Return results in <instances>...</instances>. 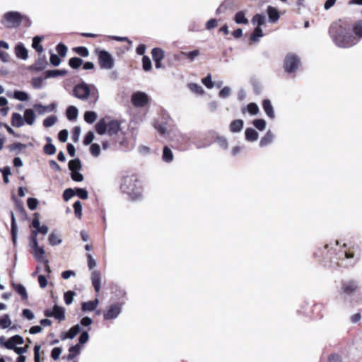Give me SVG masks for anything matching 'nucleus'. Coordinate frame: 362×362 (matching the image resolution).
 I'll list each match as a JSON object with an SVG mask.
<instances>
[{
  "mask_svg": "<svg viewBox=\"0 0 362 362\" xmlns=\"http://www.w3.org/2000/svg\"><path fill=\"white\" fill-rule=\"evenodd\" d=\"M329 34L335 45L340 48H349L356 45L349 25L342 20L334 21L330 25Z\"/></svg>",
  "mask_w": 362,
  "mask_h": 362,
  "instance_id": "1",
  "label": "nucleus"
},
{
  "mask_svg": "<svg viewBox=\"0 0 362 362\" xmlns=\"http://www.w3.org/2000/svg\"><path fill=\"white\" fill-rule=\"evenodd\" d=\"M121 189L132 200H138L142 196L141 182L134 175L128 176L123 179L121 184Z\"/></svg>",
  "mask_w": 362,
  "mask_h": 362,
  "instance_id": "2",
  "label": "nucleus"
},
{
  "mask_svg": "<svg viewBox=\"0 0 362 362\" xmlns=\"http://www.w3.org/2000/svg\"><path fill=\"white\" fill-rule=\"evenodd\" d=\"M24 18L25 16L19 11H11L2 16L1 23L8 29L17 28L21 25Z\"/></svg>",
  "mask_w": 362,
  "mask_h": 362,
  "instance_id": "3",
  "label": "nucleus"
},
{
  "mask_svg": "<svg viewBox=\"0 0 362 362\" xmlns=\"http://www.w3.org/2000/svg\"><path fill=\"white\" fill-rule=\"evenodd\" d=\"M72 95L78 100H87L90 95V84L84 81L77 83L73 88Z\"/></svg>",
  "mask_w": 362,
  "mask_h": 362,
  "instance_id": "4",
  "label": "nucleus"
},
{
  "mask_svg": "<svg viewBox=\"0 0 362 362\" xmlns=\"http://www.w3.org/2000/svg\"><path fill=\"white\" fill-rule=\"evenodd\" d=\"M98 63L102 69H112L115 65L113 57L106 50L98 52Z\"/></svg>",
  "mask_w": 362,
  "mask_h": 362,
  "instance_id": "5",
  "label": "nucleus"
},
{
  "mask_svg": "<svg viewBox=\"0 0 362 362\" xmlns=\"http://www.w3.org/2000/svg\"><path fill=\"white\" fill-rule=\"evenodd\" d=\"M122 311V303H115L107 307L103 312V318L105 320H114L117 319Z\"/></svg>",
  "mask_w": 362,
  "mask_h": 362,
  "instance_id": "6",
  "label": "nucleus"
},
{
  "mask_svg": "<svg viewBox=\"0 0 362 362\" xmlns=\"http://www.w3.org/2000/svg\"><path fill=\"white\" fill-rule=\"evenodd\" d=\"M300 65L299 57L294 54H288L286 56L284 60V69L286 73L291 74L295 72Z\"/></svg>",
  "mask_w": 362,
  "mask_h": 362,
  "instance_id": "7",
  "label": "nucleus"
},
{
  "mask_svg": "<svg viewBox=\"0 0 362 362\" xmlns=\"http://www.w3.org/2000/svg\"><path fill=\"white\" fill-rule=\"evenodd\" d=\"M132 103L136 107H144L146 106L148 101V95L142 91L134 92L132 95Z\"/></svg>",
  "mask_w": 362,
  "mask_h": 362,
  "instance_id": "8",
  "label": "nucleus"
},
{
  "mask_svg": "<svg viewBox=\"0 0 362 362\" xmlns=\"http://www.w3.org/2000/svg\"><path fill=\"white\" fill-rule=\"evenodd\" d=\"M358 286V283L356 281H344L341 284V293L351 296L357 290Z\"/></svg>",
  "mask_w": 362,
  "mask_h": 362,
  "instance_id": "9",
  "label": "nucleus"
},
{
  "mask_svg": "<svg viewBox=\"0 0 362 362\" xmlns=\"http://www.w3.org/2000/svg\"><path fill=\"white\" fill-rule=\"evenodd\" d=\"M30 247L33 250V255L37 261L42 263H49V260L45 257V250L43 247L39 246V244H37V247Z\"/></svg>",
  "mask_w": 362,
  "mask_h": 362,
  "instance_id": "10",
  "label": "nucleus"
},
{
  "mask_svg": "<svg viewBox=\"0 0 362 362\" xmlns=\"http://www.w3.org/2000/svg\"><path fill=\"white\" fill-rule=\"evenodd\" d=\"M354 37L356 40V45L362 39V19L358 20L352 25Z\"/></svg>",
  "mask_w": 362,
  "mask_h": 362,
  "instance_id": "11",
  "label": "nucleus"
},
{
  "mask_svg": "<svg viewBox=\"0 0 362 362\" xmlns=\"http://www.w3.org/2000/svg\"><path fill=\"white\" fill-rule=\"evenodd\" d=\"M262 108L266 114V115L273 119L275 118V113L274 110L273 105L272 102L269 99H264L262 101Z\"/></svg>",
  "mask_w": 362,
  "mask_h": 362,
  "instance_id": "12",
  "label": "nucleus"
},
{
  "mask_svg": "<svg viewBox=\"0 0 362 362\" xmlns=\"http://www.w3.org/2000/svg\"><path fill=\"white\" fill-rule=\"evenodd\" d=\"M91 282L93 286L96 293H99L100 291L101 286V279H100V274L98 271L94 270L91 273L90 276Z\"/></svg>",
  "mask_w": 362,
  "mask_h": 362,
  "instance_id": "13",
  "label": "nucleus"
},
{
  "mask_svg": "<svg viewBox=\"0 0 362 362\" xmlns=\"http://www.w3.org/2000/svg\"><path fill=\"white\" fill-rule=\"evenodd\" d=\"M47 66V62L45 56L38 58L34 64L30 66L31 71H40L44 70Z\"/></svg>",
  "mask_w": 362,
  "mask_h": 362,
  "instance_id": "14",
  "label": "nucleus"
},
{
  "mask_svg": "<svg viewBox=\"0 0 362 362\" xmlns=\"http://www.w3.org/2000/svg\"><path fill=\"white\" fill-rule=\"evenodd\" d=\"M34 109L37 112L39 115H43L46 112H50L54 110L56 108L55 103H51L49 105H43L40 103L35 104L33 106Z\"/></svg>",
  "mask_w": 362,
  "mask_h": 362,
  "instance_id": "15",
  "label": "nucleus"
},
{
  "mask_svg": "<svg viewBox=\"0 0 362 362\" xmlns=\"http://www.w3.org/2000/svg\"><path fill=\"white\" fill-rule=\"evenodd\" d=\"M99 304V300L95 298L93 300L83 302L81 303V310L83 312H92L94 311Z\"/></svg>",
  "mask_w": 362,
  "mask_h": 362,
  "instance_id": "16",
  "label": "nucleus"
},
{
  "mask_svg": "<svg viewBox=\"0 0 362 362\" xmlns=\"http://www.w3.org/2000/svg\"><path fill=\"white\" fill-rule=\"evenodd\" d=\"M120 130V124L117 120H111L107 123V133L110 135H115Z\"/></svg>",
  "mask_w": 362,
  "mask_h": 362,
  "instance_id": "17",
  "label": "nucleus"
},
{
  "mask_svg": "<svg viewBox=\"0 0 362 362\" xmlns=\"http://www.w3.org/2000/svg\"><path fill=\"white\" fill-rule=\"evenodd\" d=\"M15 53L18 58L26 60L28 58V52L25 47L21 44H18L15 47Z\"/></svg>",
  "mask_w": 362,
  "mask_h": 362,
  "instance_id": "18",
  "label": "nucleus"
},
{
  "mask_svg": "<svg viewBox=\"0 0 362 362\" xmlns=\"http://www.w3.org/2000/svg\"><path fill=\"white\" fill-rule=\"evenodd\" d=\"M52 317H54L59 322L65 320V309L63 307L54 305L52 308Z\"/></svg>",
  "mask_w": 362,
  "mask_h": 362,
  "instance_id": "19",
  "label": "nucleus"
},
{
  "mask_svg": "<svg viewBox=\"0 0 362 362\" xmlns=\"http://www.w3.org/2000/svg\"><path fill=\"white\" fill-rule=\"evenodd\" d=\"M81 332V326L77 324L71 327L69 331L62 337V340L66 339H74Z\"/></svg>",
  "mask_w": 362,
  "mask_h": 362,
  "instance_id": "20",
  "label": "nucleus"
},
{
  "mask_svg": "<svg viewBox=\"0 0 362 362\" xmlns=\"http://www.w3.org/2000/svg\"><path fill=\"white\" fill-rule=\"evenodd\" d=\"M174 160V154L173 151L168 146H165L162 152V160L166 163H170Z\"/></svg>",
  "mask_w": 362,
  "mask_h": 362,
  "instance_id": "21",
  "label": "nucleus"
},
{
  "mask_svg": "<svg viewBox=\"0 0 362 362\" xmlns=\"http://www.w3.org/2000/svg\"><path fill=\"white\" fill-rule=\"evenodd\" d=\"M267 11L269 17V21L270 23H276L279 19L280 14L276 8L272 6H269Z\"/></svg>",
  "mask_w": 362,
  "mask_h": 362,
  "instance_id": "22",
  "label": "nucleus"
},
{
  "mask_svg": "<svg viewBox=\"0 0 362 362\" xmlns=\"http://www.w3.org/2000/svg\"><path fill=\"white\" fill-rule=\"evenodd\" d=\"M274 135L271 130H268L266 134L261 139L259 146L263 148L272 144L274 141Z\"/></svg>",
  "mask_w": 362,
  "mask_h": 362,
  "instance_id": "23",
  "label": "nucleus"
},
{
  "mask_svg": "<svg viewBox=\"0 0 362 362\" xmlns=\"http://www.w3.org/2000/svg\"><path fill=\"white\" fill-rule=\"evenodd\" d=\"M11 233L12 236V240L13 243V245H16L17 243V233H18V228L16 222L15 216L13 211H11Z\"/></svg>",
  "mask_w": 362,
  "mask_h": 362,
  "instance_id": "24",
  "label": "nucleus"
},
{
  "mask_svg": "<svg viewBox=\"0 0 362 362\" xmlns=\"http://www.w3.org/2000/svg\"><path fill=\"white\" fill-rule=\"evenodd\" d=\"M245 139L250 142H254L258 139L257 132L252 128H247L245 131Z\"/></svg>",
  "mask_w": 362,
  "mask_h": 362,
  "instance_id": "25",
  "label": "nucleus"
},
{
  "mask_svg": "<svg viewBox=\"0 0 362 362\" xmlns=\"http://www.w3.org/2000/svg\"><path fill=\"white\" fill-rule=\"evenodd\" d=\"M35 114L32 109H26L24 112V123L26 122L29 125H33L35 120Z\"/></svg>",
  "mask_w": 362,
  "mask_h": 362,
  "instance_id": "26",
  "label": "nucleus"
},
{
  "mask_svg": "<svg viewBox=\"0 0 362 362\" xmlns=\"http://www.w3.org/2000/svg\"><path fill=\"white\" fill-rule=\"evenodd\" d=\"M13 288L16 291V292L18 293L21 296L22 300H28V295L25 287L23 284H13Z\"/></svg>",
  "mask_w": 362,
  "mask_h": 362,
  "instance_id": "27",
  "label": "nucleus"
},
{
  "mask_svg": "<svg viewBox=\"0 0 362 362\" xmlns=\"http://www.w3.org/2000/svg\"><path fill=\"white\" fill-rule=\"evenodd\" d=\"M24 124V119L20 113H13L11 117V124L13 127L19 128L23 127Z\"/></svg>",
  "mask_w": 362,
  "mask_h": 362,
  "instance_id": "28",
  "label": "nucleus"
},
{
  "mask_svg": "<svg viewBox=\"0 0 362 362\" xmlns=\"http://www.w3.org/2000/svg\"><path fill=\"white\" fill-rule=\"evenodd\" d=\"M66 74H67L66 70H59V69L48 70V71H46L45 73V78L63 76H65Z\"/></svg>",
  "mask_w": 362,
  "mask_h": 362,
  "instance_id": "29",
  "label": "nucleus"
},
{
  "mask_svg": "<svg viewBox=\"0 0 362 362\" xmlns=\"http://www.w3.org/2000/svg\"><path fill=\"white\" fill-rule=\"evenodd\" d=\"M244 122L242 119L233 120L230 124V130L233 133L240 132L243 128Z\"/></svg>",
  "mask_w": 362,
  "mask_h": 362,
  "instance_id": "30",
  "label": "nucleus"
},
{
  "mask_svg": "<svg viewBox=\"0 0 362 362\" xmlns=\"http://www.w3.org/2000/svg\"><path fill=\"white\" fill-rule=\"evenodd\" d=\"M8 97H12V95L9 93H7ZM13 98L20 101H26L29 98V95L26 92L21 90H15L13 93Z\"/></svg>",
  "mask_w": 362,
  "mask_h": 362,
  "instance_id": "31",
  "label": "nucleus"
},
{
  "mask_svg": "<svg viewBox=\"0 0 362 362\" xmlns=\"http://www.w3.org/2000/svg\"><path fill=\"white\" fill-rule=\"evenodd\" d=\"M78 110L76 107L71 105L66 109V117L69 120H74L77 118Z\"/></svg>",
  "mask_w": 362,
  "mask_h": 362,
  "instance_id": "32",
  "label": "nucleus"
},
{
  "mask_svg": "<svg viewBox=\"0 0 362 362\" xmlns=\"http://www.w3.org/2000/svg\"><path fill=\"white\" fill-rule=\"evenodd\" d=\"M153 60L162 61L165 57V52L161 48L156 47L151 51Z\"/></svg>",
  "mask_w": 362,
  "mask_h": 362,
  "instance_id": "33",
  "label": "nucleus"
},
{
  "mask_svg": "<svg viewBox=\"0 0 362 362\" xmlns=\"http://www.w3.org/2000/svg\"><path fill=\"white\" fill-rule=\"evenodd\" d=\"M68 167L71 172L79 171L81 169V163L80 159L75 158L69 160Z\"/></svg>",
  "mask_w": 362,
  "mask_h": 362,
  "instance_id": "34",
  "label": "nucleus"
},
{
  "mask_svg": "<svg viewBox=\"0 0 362 362\" xmlns=\"http://www.w3.org/2000/svg\"><path fill=\"white\" fill-rule=\"evenodd\" d=\"M95 131L100 135H103V134L107 133V123H106L105 119H100L95 124Z\"/></svg>",
  "mask_w": 362,
  "mask_h": 362,
  "instance_id": "35",
  "label": "nucleus"
},
{
  "mask_svg": "<svg viewBox=\"0 0 362 362\" xmlns=\"http://www.w3.org/2000/svg\"><path fill=\"white\" fill-rule=\"evenodd\" d=\"M69 354L67 356V360H73L77 355L80 354L81 347L78 344L71 346L69 349Z\"/></svg>",
  "mask_w": 362,
  "mask_h": 362,
  "instance_id": "36",
  "label": "nucleus"
},
{
  "mask_svg": "<svg viewBox=\"0 0 362 362\" xmlns=\"http://www.w3.org/2000/svg\"><path fill=\"white\" fill-rule=\"evenodd\" d=\"M234 21L237 24H247L248 23V20L245 17V13L243 11H238L235 13Z\"/></svg>",
  "mask_w": 362,
  "mask_h": 362,
  "instance_id": "37",
  "label": "nucleus"
},
{
  "mask_svg": "<svg viewBox=\"0 0 362 362\" xmlns=\"http://www.w3.org/2000/svg\"><path fill=\"white\" fill-rule=\"evenodd\" d=\"M42 37L35 36L33 39L32 47L38 52L42 53L44 51L43 47L40 45Z\"/></svg>",
  "mask_w": 362,
  "mask_h": 362,
  "instance_id": "38",
  "label": "nucleus"
},
{
  "mask_svg": "<svg viewBox=\"0 0 362 362\" xmlns=\"http://www.w3.org/2000/svg\"><path fill=\"white\" fill-rule=\"evenodd\" d=\"M89 98H90L91 103L93 104H95L98 102V100H99L98 89L93 84H90V95Z\"/></svg>",
  "mask_w": 362,
  "mask_h": 362,
  "instance_id": "39",
  "label": "nucleus"
},
{
  "mask_svg": "<svg viewBox=\"0 0 362 362\" xmlns=\"http://www.w3.org/2000/svg\"><path fill=\"white\" fill-rule=\"evenodd\" d=\"M49 243L52 246H56L60 245L62 242V238L54 233H51L48 237Z\"/></svg>",
  "mask_w": 362,
  "mask_h": 362,
  "instance_id": "40",
  "label": "nucleus"
},
{
  "mask_svg": "<svg viewBox=\"0 0 362 362\" xmlns=\"http://www.w3.org/2000/svg\"><path fill=\"white\" fill-rule=\"evenodd\" d=\"M98 115L94 111H87L84 114V120L88 124H93L97 119Z\"/></svg>",
  "mask_w": 362,
  "mask_h": 362,
  "instance_id": "41",
  "label": "nucleus"
},
{
  "mask_svg": "<svg viewBox=\"0 0 362 362\" xmlns=\"http://www.w3.org/2000/svg\"><path fill=\"white\" fill-rule=\"evenodd\" d=\"M12 321L8 314L4 315L0 319V327L2 329H6L11 326Z\"/></svg>",
  "mask_w": 362,
  "mask_h": 362,
  "instance_id": "42",
  "label": "nucleus"
},
{
  "mask_svg": "<svg viewBox=\"0 0 362 362\" xmlns=\"http://www.w3.org/2000/svg\"><path fill=\"white\" fill-rule=\"evenodd\" d=\"M264 35L263 31L261 28L257 27L254 29L251 35L250 40L252 42H259V38Z\"/></svg>",
  "mask_w": 362,
  "mask_h": 362,
  "instance_id": "43",
  "label": "nucleus"
},
{
  "mask_svg": "<svg viewBox=\"0 0 362 362\" xmlns=\"http://www.w3.org/2000/svg\"><path fill=\"white\" fill-rule=\"evenodd\" d=\"M266 17L263 14H256L253 16L252 19V23L253 24H257V27L261 28L262 25L265 23Z\"/></svg>",
  "mask_w": 362,
  "mask_h": 362,
  "instance_id": "44",
  "label": "nucleus"
},
{
  "mask_svg": "<svg viewBox=\"0 0 362 362\" xmlns=\"http://www.w3.org/2000/svg\"><path fill=\"white\" fill-rule=\"evenodd\" d=\"M189 89L197 94V95H202L204 93V90L203 88L198 83H191L188 84Z\"/></svg>",
  "mask_w": 362,
  "mask_h": 362,
  "instance_id": "45",
  "label": "nucleus"
},
{
  "mask_svg": "<svg viewBox=\"0 0 362 362\" xmlns=\"http://www.w3.org/2000/svg\"><path fill=\"white\" fill-rule=\"evenodd\" d=\"M200 54L199 49H194L188 52H182L181 55L186 57L190 62H193Z\"/></svg>",
  "mask_w": 362,
  "mask_h": 362,
  "instance_id": "46",
  "label": "nucleus"
},
{
  "mask_svg": "<svg viewBox=\"0 0 362 362\" xmlns=\"http://www.w3.org/2000/svg\"><path fill=\"white\" fill-rule=\"evenodd\" d=\"M39 233L37 232V230H31L30 235L28 238L29 240V246L37 247V244H38L37 235Z\"/></svg>",
  "mask_w": 362,
  "mask_h": 362,
  "instance_id": "47",
  "label": "nucleus"
},
{
  "mask_svg": "<svg viewBox=\"0 0 362 362\" xmlns=\"http://www.w3.org/2000/svg\"><path fill=\"white\" fill-rule=\"evenodd\" d=\"M83 64V60L78 57H72L69 60V65L74 69L79 68Z\"/></svg>",
  "mask_w": 362,
  "mask_h": 362,
  "instance_id": "48",
  "label": "nucleus"
},
{
  "mask_svg": "<svg viewBox=\"0 0 362 362\" xmlns=\"http://www.w3.org/2000/svg\"><path fill=\"white\" fill-rule=\"evenodd\" d=\"M252 124L259 131H264L267 126L266 121L263 119H256L253 120Z\"/></svg>",
  "mask_w": 362,
  "mask_h": 362,
  "instance_id": "49",
  "label": "nucleus"
},
{
  "mask_svg": "<svg viewBox=\"0 0 362 362\" xmlns=\"http://www.w3.org/2000/svg\"><path fill=\"white\" fill-rule=\"evenodd\" d=\"M76 293L73 291H68L64 294V300L66 305H71L73 303L74 297Z\"/></svg>",
  "mask_w": 362,
  "mask_h": 362,
  "instance_id": "50",
  "label": "nucleus"
},
{
  "mask_svg": "<svg viewBox=\"0 0 362 362\" xmlns=\"http://www.w3.org/2000/svg\"><path fill=\"white\" fill-rule=\"evenodd\" d=\"M74 51L83 57H87L89 55V50L86 47H76L74 48Z\"/></svg>",
  "mask_w": 362,
  "mask_h": 362,
  "instance_id": "51",
  "label": "nucleus"
},
{
  "mask_svg": "<svg viewBox=\"0 0 362 362\" xmlns=\"http://www.w3.org/2000/svg\"><path fill=\"white\" fill-rule=\"evenodd\" d=\"M57 121V117L54 115H50L47 117L43 121V125L45 127H52Z\"/></svg>",
  "mask_w": 362,
  "mask_h": 362,
  "instance_id": "52",
  "label": "nucleus"
},
{
  "mask_svg": "<svg viewBox=\"0 0 362 362\" xmlns=\"http://www.w3.org/2000/svg\"><path fill=\"white\" fill-rule=\"evenodd\" d=\"M247 110L251 115H256L259 111L258 105L255 103H249L247 106Z\"/></svg>",
  "mask_w": 362,
  "mask_h": 362,
  "instance_id": "53",
  "label": "nucleus"
},
{
  "mask_svg": "<svg viewBox=\"0 0 362 362\" xmlns=\"http://www.w3.org/2000/svg\"><path fill=\"white\" fill-rule=\"evenodd\" d=\"M142 66L145 71H148L152 68L150 58L148 56H144L142 58Z\"/></svg>",
  "mask_w": 362,
  "mask_h": 362,
  "instance_id": "54",
  "label": "nucleus"
},
{
  "mask_svg": "<svg viewBox=\"0 0 362 362\" xmlns=\"http://www.w3.org/2000/svg\"><path fill=\"white\" fill-rule=\"evenodd\" d=\"M73 207H74V209L75 216L77 218H81V217L82 216V204H81V202L80 201H76L74 204Z\"/></svg>",
  "mask_w": 362,
  "mask_h": 362,
  "instance_id": "55",
  "label": "nucleus"
},
{
  "mask_svg": "<svg viewBox=\"0 0 362 362\" xmlns=\"http://www.w3.org/2000/svg\"><path fill=\"white\" fill-rule=\"evenodd\" d=\"M56 50L59 56L64 57L66 55L68 48L64 44L59 43L57 45Z\"/></svg>",
  "mask_w": 362,
  "mask_h": 362,
  "instance_id": "56",
  "label": "nucleus"
},
{
  "mask_svg": "<svg viewBox=\"0 0 362 362\" xmlns=\"http://www.w3.org/2000/svg\"><path fill=\"white\" fill-rule=\"evenodd\" d=\"M56 147L52 144H47L44 146L43 151L45 154L54 155L56 153Z\"/></svg>",
  "mask_w": 362,
  "mask_h": 362,
  "instance_id": "57",
  "label": "nucleus"
},
{
  "mask_svg": "<svg viewBox=\"0 0 362 362\" xmlns=\"http://www.w3.org/2000/svg\"><path fill=\"white\" fill-rule=\"evenodd\" d=\"M31 84L35 89H40L42 87L43 78L42 77H34L32 79Z\"/></svg>",
  "mask_w": 362,
  "mask_h": 362,
  "instance_id": "58",
  "label": "nucleus"
},
{
  "mask_svg": "<svg viewBox=\"0 0 362 362\" xmlns=\"http://www.w3.org/2000/svg\"><path fill=\"white\" fill-rule=\"evenodd\" d=\"M231 94V88L228 86L223 87L219 92L218 96L221 98H227Z\"/></svg>",
  "mask_w": 362,
  "mask_h": 362,
  "instance_id": "59",
  "label": "nucleus"
},
{
  "mask_svg": "<svg viewBox=\"0 0 362 362\" xmlns=\"http://www.w3.org/2000/svg\"><path fill=\"white\" fill-rule=\"evenodd\" d=\"M75 194L79 197L82 199H87L88 197V191L83 188H76Z\"/></svg>",
  "mask_w": 362,
  "mask_h": 362,
  "instance_id": "60",
  "label": "nucleus"
},
{
  "mask_svg": "<svg viewBox=\"0 0 362 362\" xmlns=\"http://www.w3.org/2000/svg\"><path fill=\"white\" fill-rule=\"evenodd\" d=\"M216 141L222 148L226 149L228 148V141L226 138L221 136H217Z\"/></svg>",
  "mask_w": 362,
  "mask_h": 362,
  "instance_id": "61",
  "label": "nucleus"
},
{
  "mask_svg": "<svg viewBox=\"0 0 362 362\" xmlns=\"http://www.w3.org/2000/svg\"><path fill=\"white\" fill-rule=\"evenodd\" d=\"M27 204L28 208L33 211L35 210L38 204V200L36 198L29 197L27 200Z\"/></svg>",
  "mask_w": 362,
  "mask_h": 362,
  "instance_id": "62",
  "label": "nucleus"
},
{
  "mask_svg": "<svg viewBox=\"0 0 362 362\" xmlns=\"http://www.w3.org/2000/svg\"><path fill=\"white\" fill-rule=\"evenodd\" d=\"M155 128L161 135H164L167 132L168 127L166 123H156L155 125Z\"/></svg>",
  "mask_w": 362,
  "mask_h": 362,
  "instance_id": "63",
  "label": "nucleus"
},
{
  "mask_svg": "<svg viewBox=\"0 0 362 362\" xmlns=\"http://www.w3.org/2000/svg\"><path fill=\"white\" fill-rule=\"evenodd\" d=\"M75 195V191L71 188L66 189L63 193V199L65 201L69 200L71 197Z\"/></svg>",
  "mask_w": 362,
  "mask_h": 362,
  "instance_id": "64",
  "label": "nucleus"
}]
</instances>
